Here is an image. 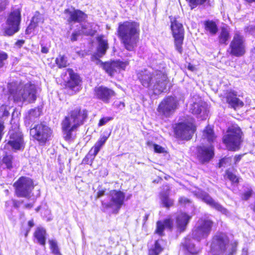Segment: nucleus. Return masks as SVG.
<instances>
[{"label":"nucleus","instance_id":"1","mask_svg":"<svg viewBox=\"0 0 255 255\" xmlns=\"http://www.w3.org/2000/svg\"><path fill=\"white\" fill-rule=\"evenodd\" d=\"M137 75L141 85L155 95L163 92L166 88L167 76L160 70L144 69L139 71Z\"/></svg>","mask_w":255,"mask_h":255},{"label":"nucleus","instance_id":"2","mask_svg":"<svg viewBox=\"0 0 255 255\" xmlns=\"http://www.w3.org/2000/svg\"><path fill=\"white\" fill-rule=\"evenodd\" d=\"M139 24L133 21H126L119 24L118 36L125 48L133 51L139 39Z\"/></svg>","mask_w":255,"mask_h":255},{"label":"nucleus","instance_id":"3","mask_svg":"<svg viewBox=\"0 0 255 255\" xmlns=\"http://www.w3.org/2000/svg\"><path fill=\"white\" fill-rule=\"evenodd\" d=\"M88 118V111L85 109L77 107L72 110L68 116L65 117L62 123L64 138L68 140L71 138L72 133L83 125Z\"/></svg>","mask_w":255,"mask_h":255},{"label":"nucleus","instance_id":"4","mask_svg":"<svg viewBox=\"0 0 255 255\" xmlns=\"http://www.w3.org/2000/svg\"><path fill=\"white\" fill-rule=\"evenodd\" d=\"M8 88L15 101H26L31 103L36 100V89L33 84L27 83L24 86L19 85L15 90L10 86Z\"/></svg>","mask_w":255,"mask_h":255},{"label":"nucleus","instance_id":"5","mask_svg":"<svg viewBox=\"0 0 255 255\" xmlns=\"http://www.w3.org/2000/svg\"><path fill=\"white\" fill-rule=\"evenodd\" d=\"M229 240L226 235L223 233L217 234L213 239L211 245V253L213 255H218L224 253L229 248V254L232 255L236 251L237 244L229 245Z\"/></svg>","mask_w":255,"mask_h":255},{"label":"nucleus","instance_id":"6","mask_svg":"<svg viewBox=\"0 0 255 255\" xmlns=\"http://www.w3.org/2000/svg\"><path fill=\"white\" fill-rule=\"evenodd\" d=\"M242 132L237 125H233L228 128L226 134L223 136V142L229 150L235 151L239 148L242 142Z\"/></svg>","mask_w":255,"mask_h":255},{"label":"nucleus","instance_id":"7","mask_svg":"<svg viewBox=\"0 0 255 255\" xmlns=\"http://www.w3.org/2000/svg\"><path fill=\"white\" fill-rule=\"evenodd\" d=\"M214 223L208 219H200L192 230L191 238L197 241L207 238L210 235Z\"/></svg>","mask_w":255,"mask_h":255},{"label":"nucleus","instance_id":"8","mask_svg":"<svg viewBox=\"0 0 255 255\" xmlns=\"http://www.w3.org/2000/svg\"><path fill=\"white\" fill-rule=\"evenodd\" d=\"M13 187L17 197L28 198L34 188V185L31 178L22 176L14 183Z\"/></svg>","mask_w":255,"mask_h":255},{"label":"nucleus","instance_id":"9","mask_svg":"<svg viewBox=\"0 0 255 255\" xmlns=\"http://www.w3.org/2000/svg\"><path fill=\"white\" fill-rule=\"evenodd\" d=\"M20 20V11L18 9L11 12L6 20V26L5 28L4 34L11 36L17 32L19 30Z\"/></svg>","mask_w":255,"mask_h":255},{"label":"nucleus","instance_id":"10","mask_svg":"<svg viewBox=\"0 0 255 255\" xmlns=\"http://www.w3.org/2000/svg\"><path fill=\"white\" fill-rule=\"evenodd\" d=\"M171 28L174 38L176 49L178 52L182 53V46L184 37V29L183 25L176 19H174L171 21Z\"/></svg>","mask_w":255,"mask_h":255},{"label":"nucleus","instance_id":"11","mask_svg":"<svg viewBox=\"0 0 255 255\" xmlns=\"http://www.w3.org/2000/svg\"><path fill=\"white\" fill-rule=\"evenodd\" d=\"M30 135L40 143H45L51 134V129L46 125L40 124L30 129Z\"/></svg>","mask_w":255,"mask_h":255},{"label":"nucleus","instance_id":"12","mask_svg":"<svg viewBox=\"0 0 255 255\" xmlns=\"http://www.w3.org/2000/svg\"><path fill=\"white\" fill-rule=\"evenodd\" d=\"M177 100L173 97L164 98L159 104L158 112L165 117H168L175 112L178 107Z\"/></svg>","mask_w":255,"mask_h":255},{"label":"nucleus","instance_id":"13","mask_svg":"<svg viewBox=\"0 0 255 255\" xmlns=\"http://www.w3.org/2000/svg\"><path fill=\"white\" fill-rule=\"evenodd\" d=\"M245 42L243 36L239 32H236L230 45L231 54L236 56L243 55L246 52Z\"/></svg>","mask_w":255,"mask_h":255},{"label":"nucleus","instance_id":"14","mask_svg":"<svg viewBox=\"0 0 255 255\" xmlns=\"http://www.w3.org/2000/svg\"><path fill=\"white\" fill-rule=\"evenodd\" d=\"M195 130V128L191 123H180L176 125L174 131L177 137L189 140L192 137Z\"/></svg>","mask_w":255,"mask_h":255},{"label":"nucleus","instance_id":"15","mask_svg":"<svg viewBox=\"0 0 255 255\" xmlns=\"http://www.w3.org/2000/svg\"><path fill=\"white\" fill-rule=\"evenodd\" d=\"M110 196L111 202L109 204L103 203V207L105 208H114L118 212L124 204L125 194L121 191L114 190L110 192Z\"/></svg>","mask_w":255,"mask_h":255},{"label":"nucleus","instance_id":"16","mask_svg":"<svg viewBox=\"0 0 255 255\" xmlns=\"http://www.w3.org/2000/svg\"><path fill=\"white\" fill-rule=\"evenodd\" d=\"M214 156V148L212 145L199 146L197 148V157L202 164L209 162Z\"/></svg>","mask_w":255,"mask_h":255},{"label":"nucleus","instance_id":"17","mask_svg":"<svg viewBox=\"0 0 255 255\" xmlns=\"http://www.w3.org/2000/svg\"><path fill=\"white\" fill-rule=\"evenodd\" d=\"M103 68L110 76H113L115 73L124 70L128 65L127 62L112 61L103 63Z\"/></svg>","mask_w":255,"mask_h":255},{"label":"nucleus","instance_id":"18","mask_svg":"<svg viewBox=\"0 0 255 255\" xmlns=\"http://www.w3.org/2000/svg\"><path fill=\"white\" fill-rule=\"evenodd\" d=\"M94 92L96 97L106 103H109L110 100L115 95L113 90L104 86L96 87Z\"/></svg>","mask_w":255,"mask_h":255},{"label":"nucleus","instance_id":"19","mask_svg":"<svg viewBox=\"0 0 255 255\" xmlns=\"http://www.w3.org/2000/svg\"><path fill=\"white\" fill-rule=\"evenodd\" d=\"M64 13L67 15V21L71 22H80L84 21L87 18V15L79 9H66L64 10Z\"/></svg>","mask_w":255,"mask_h":255},{"label":"nucleus","instance_id":"20","mask_svg":"<svg viewBox=\"0 0 255 255\" xmlns=\"http://www.w3.org/2000/svg\"><path fill=\"white\" fill-rule=\"evenodd\" d=\"M200 198L204 202L207 203L211 207L215 208L217 211H220L225 215H227L228 213L226 209L224 208L219 203L216 202L208 194L204 192L201 193L200 194Z\"/></svg>","mask_w":255,"mask_h":255},{"label":"nucleus","instance_id":"21","mask_svg":"<svg viewBox=\"0 0 255 255\" xmlns=\"http://www.w3.org/2000/svg\"><path fill=\"white\" fill-rule=\"evenodd\" d=\"M190 110L193 114L200 115L202 119L206 118L208 114L206 104L201 100H199L198 102H194L191 105Z\"/></svg>","mask_w":255,"mask_h":255},{"label":"nucleus","instance_id":"22","mask_svg":"<svg viewBox=\"0 0 255 255\" xmlns=\"http://www.w3.org/2000/svg\"><path fill=\"white\" fill-rule=\"evenodd\" d=\"M8 144L9 145L12 149L15 150L20 149L23 147V140L21 133L18 132L11 133Z\"/></svg>","mask_w":255,"mask_h":255},{"label":"nucleus","instance_id":"23","mask_svg":"<svg viewBox=\"0 0 255 255\" xmlns=\"http://www.w3.org/2000/svg\"><path fill=\"white\" fill-rule=\"evenodd\" d=\"M190 219L191 217L185 213L179 214L176 219V227L178 230L180 232L185 231Z\"/></svg>","mask_w":255,"mask_h":255},{"label":"nucleus","instance_id":"24","mask_svg":"<svg viewBox=\"0 0 255 255\" xmlns=\"http://www.w3.org/2000/svg\"><path fill=\"white\" fill-rule=\"evenodd\" d=\"M67 71L70 77V79L67 83V86L71 89L78 87L81 81L79 76L74 73L72 69H67Z\"/></svg>","mask_w":255,"mask_h":255},{"label":"nucleus","instance_id":"25","mask_svg":"<svg viewBox=\"0 0 255 255\" xmlns=\"http://www.w3.org/2000/svg\"><path fill=\"white\" fill-rule=\"evenodd\" d=\"M173 221L170 219H166L163 222L159 221L156 223V229L155 232L160 236H162L164 229L167 228L171 230L173 228Z\"/></svg>","mask_w":255,"mask_h":255},{"label":"nucleus","instance_id":"26","mask_svg":"<svg viewBox=\"0 0 255 255\" xmlns=\"http://www.w3.org/2000/svg\"><path fill=\"white\" fill-rule=\"evenodd\" d=\"M108 137L106 136L101 137L90 150L88 156H90V158H94L102 147L104 145Z\"/></svg>","mask_w":255,"mask_h":255},{"label":"nucleus","instance_id":"27","mask_svg":"<svg viewBox=\"0 0 255 255\" xmlns=\"http://www.w3.org/2000/svg\"><path fill=\"white\" fill-rule=\"evenodd\" d=\"M97 40L98 41L97 54L99 57H101L105 54L107 49L109 48L108 40L105 39L103 36H99Z\"/></svg>","mask_w":255,"mask_h":255},{"label":"nucleus","instance_id":"28","mask_svg":"<svg viewBox=\"0 0 255 255\" xmlns=\"http://www.w3.org/2000/svg\"><path fill=\"white\" fill-rule=\"evenodd\" d=\"M226 99L227 103L235 109L244 106V103L238 98L236 95L233 93H229Z\"/></svg>","mask_w":255,"mask_h":255},{"label":"nucleus","instance_id":"29","mask_svg":"<svg viewBox=\"0 0 255 255\" xmlns=\"http://www.w3.org/2000/svg\"><path fill=\"white\" fill-rule=\"evenodd\" d=\"M204 26L205 32L211 36L216 35L218 31L217 24L213 20H209L205 21L204 22Z\"/></svg>","mask_w":255,"mask_h":255},{"label":"nucleus","instance_id":"30","mask_svg":"<svg viewBox=\"0 0 255 255\" xmlns=\"http://www.w3.org/2000/svg\"><path fill=\"white\" fill-rule=\"evenodd\" d=\"M191 236H188L185 239L183 243H182L184 248L190 254H196L198 252L197 248L195 247L194 244L191 239Z\"/></svg>","mask_w":255,"mask_h":255},{"label":"nucleus","instance_id":"31","mask_svg":"<svg viewBox=\"0 0 255 255\" xmlns=\"http://www.w3.org/2000/svg\"><path fill=\"white\" fill-rule=\"evenodd\" d=\"M165 245L163 240H158L154 244L153 248L149 251V255H158L162 252Z\"/></svg>","mask_w":255,"mask_h":255},{"label":"nucleus","instance_id":"32","mask_svg":"<svg viewBox=\"0 0 255 255\" xmlns=\"http://www.w3.org/2000/svg\"><path fill=\"white\" fill-rule=\"evenodd\" d=\"M230 37L229 28L227 26H223L221 28L218 40L220 44H227V41Z\"/></svg>","mask_w":255,"mask_h":255},{"label":"nucleus","instance_id":"33","mask_svg":"<svg viewBox=\"0 0 255 255\" xmlns=\"http://www.w3.org/2000/svg\"><path fill=\"white\" fill-rule=\"evenodd\" d=\"M216 137L214 131L211 127L207 126L203 131L202 138L206 139L209 143L214 142Z\"/></svg>","mask_w":255,"mask_h":255},{"label":"nucleus","instance_id":"34","mask_svg":"<svg viewBox=\"0 0 255 255\" xmlns=\"http://www.w3.org/2000/svg\"><path fill=\"white\" fill-rule=\"evenodd\" d=\"M46 231L43 228H38L34 233V236L37 240L38 242L41 245H45Z\"/></svg>","mask_w":255,"mask_h":255},{"label":"nucleus","instance_id":"35","mask_svg":"<svg viewBox=\"0 0 255 255\" xmlns=\"http://www.w3.org/2000/svg\"><path fill=\"white\" fill-rule=\"evenodd\" d=\"M94 24L92 23H85L82 24L81 32L86 35L93 36L95 35L97 30L93 27Z\"/></svg>","mask_w":255,"mask_h":255},{"label":"nucleus","instance_id":"36","mask_svg":"<svg viewBox=\"0 0 255 255\" xmlns=\"http://www.w3.org/2000/svg\"><path fill=\"white\" fill-rule=\"evenodd\" d=\"M161 200L162 204L165 207L169 208L173 204V200L168 197V193L161 194Z\"/></svg>","mask_w":255,"mask_h":255},{"label":"nucleus","instance_id":"37","mask_svg":"<svg viewBox=\"0 0 255 255\" xmlns=\"http://www.w3.org/2000/svg\"><path fill=\"white\" fill-rule=\"evenodd\" d=\"M55 62L59 68H61L65 67L67 65V61L63 55H59L56 58Z\"/></svg>","mask_w":255,"mask_h":255},{"label":"nucleus","instance_id":"38","mask_svg":"<svg viewBox=\"0 0 255 255\" xmlns=\"http://www.w3.org/2000/svg\"><path fill=\"white\" fill-rule=\"evenodd\" d=\"M49 244L50 245V249L53 254L55 255H61L57 246V242L55 240H50Z\"/></svg>","mask_w":255,"mask_h":255},{"label":"nucleus","instance_id":"39","mask_svg":"<svg viewBox=\"0 0 255 255\" xmlns=\"http://www.w3.org/2000/svg\"><path fill=\"white\" fill-rule=\"evenodd\" d=\"M12 156L11 155H5L3 157L2 161L4 164H5L7 168H11L12 167Z\"/></svg>","mask_w":255,"mask_h":255},{"label":"nucleus","instance_id":"40","mask_svg":"<svg viewBox=\"0 0 255 255\" xmlns=\"http://www.w3.org/2000/svg\"><path fill=\"white\" fill-rule=\"evenodd\" d=\"M191 7V8L196 7L198 5L204 4L207 0H186Z\"/></svg>","mask_w":255,"mask_h":255},{"label":"nucleus","instance_id":"41","mask_svg":"<svg viewBox=\"0 0 255 255\" xmlns=\"http://www.w3.org/2000/svg\"><path fill=\"white\" fill-rule=\"evenodd\" d=\"M40 115V112L38 109H31L30 110L28 115L29 120L33 121L35 118H37Z\"/></svg>","mask_w":255,"mask_h":255},{"label":"nucleus","instance_id":"42","mask_svg":"<svg viewBox=\"0 0 255 255\" xmlns=\"http://www.w3.org/2000/svg\"><path fill=\"white\" fill-rule=\"evenodd\" d=\"M7 57L8 55L5 52L0 50V68L4 66V61L7 59Z\"/></svg>","mask_w":255,"mask_h":255},{"label":"nucleus","instance_id":"43","mask_svg":"<svg viewBox=\"0 0 255 255\" xmlns=\"http://www.w3.org/2000/svg\"><path fill=\"white\" fill-rule=\"evenodd\" d=\"M227 175L228 178L232 182L238 183L239 182V178L237 177V176L235 175V174H234L233 173L229 172V171H227Z\"/></svg>","mask_w":255,"mask_h":255},{"label":"nucleus","instance_id":"44","mask_svg":"<svg viewBox=\"0 0 255 255\" xmlns=\"http://www.w3.org/2000/svg\"><path fill=\"white\" fill-rule=\"evenodd\" d=\"M32 20L33 22L37 24V25H38L39 23H43L44 21L43 17L39 14L37 15H35L32 17Z\"/></svg>","mask_w":255,"mask_h":255},{"label":"nucleus","instance_id":"45","mask_svg":"<svg viewBox=\"0 0 255 255\" xmlns=\"http://www.w3.org/2000/svg\"><path fill=\"white\" fill-rule=\"evenodd\" d=\"M37 24H35L34 22H32L31 20L30 23L27 27L26 29L25 32L27 34H29L31 33L32 31L34 29V28L37 26Z\"/></svg>","mask_w":255,"mask_h":255},{"label":"nucleus","instance_id":"46","mask_svg":"<svg viewBox=\"0 0 255 255\" xmlns=\"http://www.w3.org/2000/svg\"><path fill=\"white\" fill-rule=\"evenodd\" d=\"M231 161V157H225L222 159L219 162V167L225 166L227 163H229Z\"/></svg>","mask_w":255,"mask_h":255},{"label":"nucleus","instance_id":"47","mask_svg":"<svg viewBox=\"0 0 255 255\" xmlns=\"http://www.w3.org/2000/svg\"><path fill=\"white\" fill-rule=\"evenodd\" d=\"M252 190L250 189L248 191L245 192L242 195V199L245 200H248L252 194Z\"/></svg>","mask_w":255,"mask_h":255},{"label":"nucleus","instance_id":"48","mask_svg":"<svg viewBox=\"0 0 255 255\" xmlns=\"http://www.w3.org/2000/svg\"><path fill=\"white\" fill-rule=\"evenodd\" d=\"M154 149L157 153H164L165 152L164 148L157 144H154Z\"/></svg>","mask_w":255,"mask_h":255},{"label":"nucleus","instance_id":"49","mask_svg":"<svg viewBox=\"0 0 255 255\" xmlns=\"http://www.w3.org/2000/svg\"><path fill=\"white\" fill-rule=\"evenodd\" d=\"M179 203L181 205H186L190 203V201L184 197H181L179 199Z\"/></svg>","mask_w":255,"mask_h":255},{"label":"nucleus","instance_id":"50","mask_svg":"<svg viewBox=\"0 0 255 255\" xmlns=\"http://www.w3.org/2000/svg\"><path fill=\"white\" fill-rule=\"evenodd\" d=\"M8 3L7 0H0V11L3 10Z\"/></svg>","mask_w":255,"mask_h":255},{"label":"nucleus","instance_id":"51","mask_svg":"<svg viewBox=\"0 0 255 255\" xmlns=\"http://www.w3.org/2000/svg\"><path fill=\"white\" fill-rule=\"evenodd\" d=\"M111 119H112L109 117H106V118H103L101 119L100 120V122L99 123V126H102L104 125L106 123H107L108 122L110 121Z\"/></svg>","mask_w":255,"mask_h":255},{"label":"nucleus","instance_id":"52","mask_svg":"<svg viewBox=\"0 0 255 255\" xmlns=\"http://www.w3.org/2000/svg\"><path fill=\"white\" fill-rule=\"evenodd\" d=\"M81 32L80 31H76L72 33L71 37V40L72 41H75L77 40V37L80 35Z\"/></svg>","mask_w":255,"mask_h":255},{"label":"nucleus","instance_id":"53","mask_svg":"<svg viewBox=\"0 0 255 255\" xmlns=\"http://www.w3.org/2000/svg\"><path fill=\"white\" fill-rule=\"evenodd\" d=\"M4 128V122L0 119V139L1 138L2 131Z\"/></svg>","mask_w":255,"mask_h":255},{"label":"nucleus","instance_id":"54","mask_svg":"<svg viewBox=\"0 0 255 255\" xmlns=\"http://www.w3.org/2000/svg\"><path fill=\"white\" fill-rule=\"evenodd\" d=\"M24 42L25 41L24 40H18L15 42V45L17 47L20 48L23 45Z\"/></svg>","mask_w":255,"mask_h":255},{"label":"nucleus","instance_id":"55","mask_svg":"<svg viewBox=\"0 0 255 255\" xmlns=\"http://www.w3.org/2000/svg\"><path fill=\"white\" fill-rule=\"evenodd\" d=\"M247 30L250 31L252 34H255V27L250 26L247 28Z\"/></svg>","mask_w":255,"mask_h":255},{"label":"nucleus","instance_id":"56","mask_svg":"<svg viewBox=\"0 0 255 255\" xmlns=\"http://www.w3.org/2000/svg\"><path fill=\"white\" fill-rule=\"evenodd\" d=\"M241 158H242V155H239L236 156L234 157V160H235V163H236L238 162H239L241 160Z\"/></svg>","mask_w":255,"mask_h":255},{"label":"nucleus","instance_id":"57","mask_svg":"<svg viewBox=\"0 0 255 255\" xmlns=\"http://www.w3.org/2000/svg\"><path fill=\"white\" fill-rule=\"evenodd\" d=\"M41 52L43 53H47L48 52V49L45 46H42L41 48Z\"/></svg>","mask_w":255,"mask_h":255},{"label":"nucleus","instance_id":"58","mask_svg":"<svg viewBox=\"0 0 255 255\" xmlns=\"http://www.w3.org/2000/svg\"><path fill=\"white\" fill-rule=\"evenodd\" d=\"M104 191H99L98 192L97 196L98 198H100L104 195Z\"/></svg>","mask_w":255,"mask_h":255},{"label":"nucleus","instance_id":"59","mask_svg":"<svg viewBox=\"0 0 255 255\" xmlns=\"http://www.w3.org/2000/svg\"><path fill=\"white\" fill-rule=\"evenodd\" d=\"M188 69L189 70L193 71L195 70V67L193 65H191V64H189V65L188 66Z\"/></svg>","mask_w":255,"mask_h":255},{"label":"nucleus","instance_id":"60","mask_svg":"<svg viewBox=\"0 0 255 255\" xmlns=\"http://www.w3.org/2000/svg\"><path fill=\"white\" fill-rule=\"evenodd\" d=\"M28 226L30 227H32L34 226V223L33 220H30L28 222Z\"/></svg>","mask_w":255,"mask_h":255},{"label":"nucleus","instance_id":"61","mask_svg":"<svg viewBox=\"0 0 255 255\" xmlns=\"http://www.w3.org/2000/svg\"><path fill=\"white\" fill-rule=\"evenodd\" d=\"M26 208H30L32 207V205L30 204H27L25 205Z\"/></svg>","mask_w":255,"mask_h":255},{"label":"nucleus","instance_id":"62","mask_svg":"<svg viewBox=\"0 0 255 255\" xmlns=\"http://www.w3.org/2000/svg\"><path fill=\"white\" fill-rule=\"evenodd\" d=\"M148 217H149V215L148 214L145 215V216L144 217V219H143L144 222H145L148 219Z\"/></svg>","mask_w":255,"mask_h":255},{"label":"nucleus","instance_id":"63","mask_svg":"<svg viewBox=\"0 0 255 255\" xmlns=\"http://www.w3.org/2000/svg\"><path fill=\"white\" fill-rule=\"evenodd\" d=\"M245 0L248 3H252V2L255 1V0Z\"/></svg>","mask_w":255,"mask_h":255},{"label":"nucleus","instance_id":"64","mask_svg":"<svg viewBox=\"0 0 255 255\" xmlns=\"http://www.w3.org/2000/svg\"><path fill=\"white\" fill-rule=\"evenodd\" d=\"M13 206L15 207H16L17 208L18 207V205L17 204V203L16 201H13Z\"/></svg>","mask_w":255,"mask_h":255}]
</instances>
